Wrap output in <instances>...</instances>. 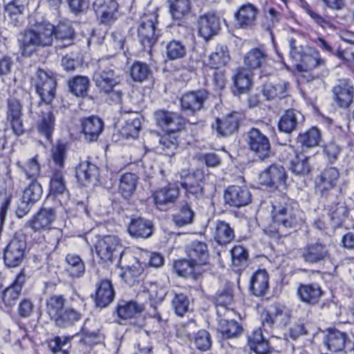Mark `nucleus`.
I'll return each mask as SVG.
<instances>
[{
    "mask_svg": "<svg viewBox=\"0 0 354 354\" xmlns=\"http://www.w3.org/2000/svg\"><path fill=\"white\" fill-rule=\"evenodd\" d=\"M73 304L66 307L63 295H53L46 301L47 313L50 319L59 328L73 326L83 317L86 304L79 295L71 297Z\"/></svg>",
    "mask_w": 354,
    "mask_h": 354,
    "instance_id": "f257e3e1",
    "label": "nucleus"
},
{
    "mask_svg": "<svg viewBox=\"0 0 354 354\" xmlns=\"http://www.w3.org/2000/svg\"><path fill=\"white\" fill-rule=\"evenodd\" d=\"M54 33L55 26L48 21H36L31 24L18 38L22 55L29 57L38 48L50 46L53 42Z\"/></svg>",
    "mask_w": 354,
    "mask_h": 354,
    "instance_id": "f03ea898",
    "label": "nucleus"
},
{
    "mask_svg": "<svg viewBox=\"0 0 354 354\" xmlns=\"http://www.w3.org/2000/svg\"><path fill=\"white\" fill-rule=\"evenodd\" d=\"M66 148L62 144L57 145L52 149L53 162L57 167L52 169L49 183V198L57 200L61 205H66L69 199V192L66 187L64 170Z\"/></svg>",
    "mask_w": 354,
    "mask_h": 354,
    "instance_id": "7ed1b4c3",
    "label": "nucleus"
},
{
    "mask_svg": "<svg viewBox=\"0 0 354 354\" xmlns=\"http://www.w3.org/2000/svg\"><path fill=\"white\" fill-rule=\"evenodd\" d=\"M291 57L299 64L295 65V70L299 77L304 81L310 82L314 80L310 71L316 68H324L326 61L322 59L317 50L309 48L304 52L302 45L299 44L296 39H291L290 41Z\"/></svg>",
    "mask_w": 354,
    "mask_h": 354,
    "instance_id": "20e7f679",
    "label": "nucleus"
},
{
    "mask_svg": "<svg viewBox=\"0 0 354 354\" xmlns=\"http://www.w3.org/2000/svg\"><path fill=\"white\" fill-rule=\"evenodd\" d=\"M32 82L40 97L37 105L41 107L53 105L56 96L57 81L55 76L51 73L39 68Z\"/></svg>",
    "mask_w": 354,
    "mask_h": 354,
    "instance_id": "39448f33",
    "label": "nucleus"
},
{
    "mask_svg": "<svg viewBox=\"0 0 354 354\" xmlns=\"http://www.w3.org/2000/svg\"><path fill=\"white\" fill-rule=\"evenodd\" d=\"M93 81L99 92L105 91L120 85L123 81V74L114 66H107L104 61H100Z\"/></svg>",
    "mask_w": 354,
    "mask_h": 354,
    "instance_id": "423d86ee",
    "label": "nucleus"
},
{
    "mask_svg": "<svg viewBox=\"0 0 354 354\" xmlns=\"http://www.w3.org/2000/svg\"><path fill=\"white\" fill-rule=\"evenodd\" d=\"M26 238L23 233H16L4 249L3 260L9 268L19 266L25 257Z\"/></svg>",
    "mask_w": 354,
    "mask_h": 354,
    "instance_id": "0eeeda50",
    "label": "nucleus"
},
{
    "mask_svg": "<svg viewBox=\"0 0 354 354\" xmlns=\"http://www.w3.org/2000/svg\"><path fill=\"white\" fill-rule=\"evenodd\" d=\"M95 250L100 260L104 263H112L114 259L120 258L123 252L120 239L114 235L100 237L95 243Z\"/></svg>",
    "mask_w": 354,
    "mask_h": 354,
    "instance_id": "6e6552de",
    "label": "nucleus"
},
{
    "mask_svg": "<svg viewBox=\"0 0 354 354\" xmlns=\"http://www.w3.org/2000/svg\"><path fill=\"white\" fill-rule=\"evenodd\" d=\"M31 111L38 115L36 122L38 131L44 136L48 140H50L55 126V111L53 106L44 105L41 107L37 105L35 107H32Z\"/></svg>",
    "mask_w": 354,
    "mask_h": 354,
    "instance_id": "1a4fd4ad",
    "label": "nucleus"
},
{
    "mask_svg": "<svg viewBox=\"0 0 354 354\" xmlns=\"http://www.w3.org/2000/svg\"><path fill=\"white\" fill-rule=\"evenodd\" d=\"M245 140L249 149L260 160H263L269 157L271 151L270 140L259 129H250L246 134Z\"/></svg>",
    "mask_w": 354,
    "mask_h": 354,
    "instance_id": "9d476101",
    "label": "nucleus"
},
{
    "mask_svg": "<svg viewBox=\"0 0 354 354\" xmlns=\"http://www.w3.org/2000/svg\"><path fill=\"white\" fill-rule=\"evenodd\" d=\"M157 18L153 15H145L138 26V36L144 48H151L157 41L159 34L156 24Z\"/></svg>",
    "mask_w": 354,
    "mask_h": 354,
    "instance_id": "9b49d317",
    "label": "nucleus"
},
{
    "mask_svg": "<svg viewBox=\"0 0 354 354\" xmlns=\"http://www.w3.org/2000/svg\"><path fill=\"white\" fill-rule=\"evenodd\" d=\"M118 3L116 0H95L93 10L101 24H111L118 15Z\"/></svg>",
    "mask_w": 354,
    "mask_h": 354,
    "instance_id": "f8f14e48",
    "label": "nucleus"
},
{
    "mask_svg": "<svg viewBox=\"0 0 354 354\" xmlns=\"http://www.w3.org/2000/svg\"><path fill=\"white\" fill-rule=\"evenodd\" d=\"M208 96V92L203 89L185 93L180 98L182 110L191 114L195 113L203 108Z\"/></svg>",
    "mask_w": 354,
    "mask_h": 354,
    "instance_id": "ddd939ff",
    "label": "nucleus"
},
{
    "mask_svg": "<svg viewBox=\"0 0 354 354\" xmlns=\"http://www.w3.org/2000/svg\"><path fill=\"white\" fill-rule=\"evenodd\" d=\"M203 174L197 171L187 175L181 183V186L186 191V196L189 199L201 201L204 198V190L203 185Z\"/></svg>",
    "mask_w": 354,
    "mask_h": 354,
    "instance_id": "4468645a",
    "label": "nucleus"
},
{
    "mask_svg": "<svg viewBox=\"0 0 354 354\" xmlns=\"http://www.w3.org/2000/svg\"><path fill=\"white\" fill-rule=\"evenodd\" d=\"M155 118L159 127L168 133H174L184 124V119L178 113L165 110L155 113Z\"/></svg>",
    "mask_w": 354,
    "mask_h": 354,
    "instance_id": "2eb2a0df",
    "label": "nucleus"
},
{
    "mask_svg": "<svg viewBox=\"0 0 354 354\" xmlns=\"http://www.w3.org/2000/svg\"><path fill=\"white\" fill-rule=\"evenodd\" d=\"M198 33L205 40L218 34L221 30L219 17L212 13L201 15L198 19Z\"/></svg>",
    "mask_w": 354,
    "mask_h": 354,
    "instance_id": "dca6fc26",
    "label": "nucleus"
},
{
    "mask_svg": "<svg viewBox=\"0 0 354 354\" xmlns=\"http://www.w3.org/2000/svg\"><path fill=\"white\" fill-rule=\"evenodd\" d=\"M273 224L263 230L265 234L272 238L286 237L288 221L286 208L277 210L274 207L272 216Z\"/></svg>",
    "mask_w": 354,
    "mask_h": 354,
    "instance_id": "f3484780",
    "label": "nucleus"
},
{
    "mask_svg": "<svg viewBox=\"0 0 354 354\" xmlns=\"http://www.w3.org/2000/svg\"><path fill=\"white\" fill-rule=\"evenodd\" d=\"M224 198L230 206L239 207L251 202V194L246 187L232 185L225 190Z\"/></svg>",
    "mask_w": 354,
    "mask_h": 354,
    "instance_id": "a211bd4d",
    "label": "nucleus"
},
{
    "mask_svg": "<svg viewBox=\"0 0 354 354\" xmlns=\"http://www.w3.org/2000/svg\"><path fill=\"white\" fill-rule=\"evenodd\" d=\"M82 133L84 139L88 142L97 140L104 129L103 121L97 116H90L82 121Z\"/></svg>",
    "mask_w": 354,
    "mask_h": 354,
    "instance_id": "6ab92c4d",
    "label": "nucleus"
},
{
    "mask_svg": "<svg viewBox=\"0 0 354 354\" xmlns=\"http://www.w3.org/2000/svg\"><path fill=\"white\" fill-rule=\"evenodd\" d=\"M234 295L231 287L226 286L223 289L218 290L214 296L213 301L217 308V314L219 317H225V313H230L231 306L233 303Z\"/></svg>",
    "mask_w": 354,
    "mask_h": 354,
    "instance_id": "aec40b11",
    "label": "nucleus"
},
{
    "mask_svg": "<svg viewBox=\"0 0 354 354\" xmlns=\"http://www.w3.org/2000/svg\"><path fill=\"white\" fill-rule=\"evenodd\" d=\"M178 196V187L172 185L160 188L153 194L154 203L159 209H163L165 206L174 203Z\"/></svg>",
    "mask_w": 354,
    "mask_h": 354,
    "instance_id": "412c9836",
    "label": "nucleus"
},
{
    "mask_svg": "<svg viewBox=\"0 0 354 354\" xmlns=\"http://www.w3.org/2000/svg\"><path fill=\"white\" fill-rule=\"evenodd\" d=\"M55 219V211L53 208H42L28 221L27 225L35 232L50 228L51 223Z\"/></svg>",
    "mask_w": 354,
    "mask_h": 354,
    "instance_id": "4be33fe9",
    "label": "nucleus"
},
{
    "mask_svg": "<svg viewBox=\"0 0 354 354\" xmlns=\"http://www.w3.org/2000/svg\"><path fill=\"white\" fill-rule=\"evenodd\" d=\"M187 257L201 268L206 265L209 259V251L205 243L194 241L186 247Z\"/></svg>",
    "mask_w": 354,
    "mask_h": 354,
    "instance_id": "5701e85b",
    "label": "nucleus"
},
{
    "mask_svg": "<svg viewBox=\"0 0 354 354\" xmlns=\"http://www.w3.org/2000/svg\"><path fill=\"white\" fill-rule=\"evenodd\" d=\"M99 176V168L88 160L81 161L76 167V177L85 185L97 182Z\"/></svg>",
    "mask_w": 354,
    "mask_h": 354,
    "instance_id": "b1692460",
    "label": "nucleus"
},
{
    "mask_svg": "<svg viewBox=\"0 0 354 354\" xmlns=\"http://www.w3.org/2000/svg\"><path fill=\"white\" fill-rule=\"evenodd\" d=\"M252 73L245 68L239 67L236 70L232 77L235 95H239L250 91L252 84Z\"/></svg>",
    "mask_w": 354,
    "mask_h": 354,
    "instance_id": "393cba45",
    "label": "nucleus"
},
{
    "mask_svg": "<svg viewBox=\"0 0 354 354\" xmlns=\"http://www.w3.org/2000/svg\"><path fill=\"white\" fill-rule=\"evenodd\" d=\"M302 257L306 262L318 263L329 257V251L326 245L316 242L308 244L304 248Z\"/></svg>",
    "mask_w": 354,
    "mask_h": 354,
    "instance_id": "a878e982",
    "label": "nucleus"
},
{
    "mask_svg": "<svg viewBox=\"0 0 354 354\" xmlns=\"http://www.w3.org/2000/svg\"><path fill=\"white\" fill-rule=\"evenodd\" d=\"M257 14V8L252 4L243 5L235 13L236 25L241 28L252 27L255 24Z\"/></svg>",
    "mask_w": 354,
    "mask_h": 354,
    "instance_id": "bb28decb",
    "label": "nucleus"
},
{
    "mask_svg": "<svg viewBox=\"0 0 354 354\" xmlns=\"http://www.w3.org/2000/svg\"><path fill=\"white\" fill-rule=\"evenodd\" d=\"M7 119L10 122L15 133L19 135L24 132L21 120V105L16 99L8 102Z\"/></svg>",
    "mask_w": 354,
    "mask_h": 354,
    "instance_id": "cd10ccee",
    "label": "nucleus"
},
{
    "mask_svg": "<svg viewBox=\"0 0 354 354\" xmlns=\"http://www.w3.org/2000/svg\"><path fill=\"white\" fill-rule=\"evenodd\" d=\"M96 286V305L100 308L106 307L113 301L115 296L111 282L109 280L104 279L100 281Z\"/></svg>",
    "mask_w": 354,
    "mask_h": 354,
    "instance_id": "c85d7f7f",
    "label": "nucleus"
},
{
    "mask_svg": "<svg viewBox=\"0 0 354 354\" xmlns=\"http://www.w3.org/2000/svg\"><path fill=\"white\" fill-rule=\"evenodd\" d=\"M250 290L257 297L265 295L269 290V275L265 270L255 272L251 277Z\"/></svg>",
    "mask_w": 354,
    "mask_h": 354,
    "instance_id": "c756f323",
    "label": "nucleus"
},
{
    "mask_svg": "<svg viewBox=\"0 0 354 354\" xmlns=\"http://www.w3.org/2000/svg\"><path fill=\"white\" fill-rule=\"evenodd\" d=\"M128 231L133 237L146 239L152 234V224L141 217L132 218Z\"/></svg>",
    "mask_w": 354,
    "mask_h": 354,
    "instance_id": "7c9ffc66",
    "label": "nucleus"
},
{
    "mask_svg": "<svg viewBox=\"0 0 354 354\" xmlns=\"http://www.w3.org/2000/svg\"><path fill=\"white\" fill-rule=\"evenodd\" d=\"M240 117L238 113L228 115L223 120H217L213 129H216L218 133L222 136H228L238 130Z\"/></svg>",
    "mask_w": 354,
    "mask_h": 354,
    "instance_id": "2f4dec72",
    "label": "nucleus"
},
{
    "mask_svg": "<svg viewBox=\"0 0 354 354\" xmlns=\"http://www.w3.org/2000/svg\"><path fill=\"white\" fill-rule=\"evenodd\" d=\"M297 292L303 302L311 305L318 303L323 294L320 286L315 283L300 284Z\"/></svg>",
    "mask_w": 354,
    "mask_h": 354,
    "instance_id": "473e14b6",
    "label": "nucleus"
},
{
    "mask_svg": "<svg viewBox=\"0 0 354 354\" xmlns=\"http://www.w3.org/2000/svg\"><path fill=\"white\" fill-rule=\"evenodd\" d=\"M212 230L214 240L221 245L231 243L235 236L234 230L225 221H217Z\"/></svg>",
    "mask_w": 354,
    "mask_h": 354,
    "instance_id": "72a5a7b5",
    "label": "nucleus"
},
{
    "mask_svg": "<svg viewBox=\"0 0 354 354\" xmlns=\"http://www.w3.org/2000/svg\"><path fill=\"white\" fill-rule=\"evenodd\" d=\"M328 215L334 227H340L348 216L349 210L345 202L337 199L328 206Z\"/></svg>",
    "mask_w": 354,
    "mask_h": 354,
    "instance_id": "f704fd0d",
    "label": "nucleus"
},
{
    "mask_svg": "<svg viewBox=\"0 0 354 354\" xmlns=\"http://www.w3.org/2000/svg\"><path fill=\"white\" fill-rule=\"evenodd\" d=\"M347 335L345 333L336 329H330L325 335L324 344L331 352L342 351L346 344Z\"/></svg>",
    "mask_w": 354,
    "mask_h": 354,
    "instance_id": "c9c22d12",
    "label": "nucleus"
},
{
    "mask_svg": "<svg viewBox=\"0 0 354 354\" xmlns=\"http://www.w3.org/2000/svg\"><path fill=\"white\" fill-rule=\"evenodd\" d=\"M339 178V174L336 168H326L320 174L319 180L316 183L317 189L324 194L335 186Z\"/></svg>",
    "mask_w": 354,
    "mask_h": 354,
    "instance_id": "e433bc0d",
    "label": "nucleus"
},
{
    "mask_svg": "<svg viewBox=\"0 0 354 354\" xmlns=\"http://www.w3.org/2000/svg\"><path fill=\"white\" fill-rule=\"evenodd\" d=\"M174 268L178 275L194 279H196L202 273V268L189 258L176 261Z\"/></svg>",
    "mask_w": 354,
    "mask_h": 354,
    "instance_id": "4c0bfd02",
    "label": "nucleus"
},
{
    "mask_svg": "<svg viewBox=\"0 0 354 354\" xmlns=\"http://www.w3.org/2000/svg\"><path fill=\"white\" fill-rule=\"evenodd\" d=\"M165 296V291L163 289L159 288L156 283H149L144 286L143 290L138 295V297H147L150 306L155 308L156 305L160 304Z\"/></svg>",
    "mask_w": 354,
    "mask_h": 354,
    "instance_id": "58836bf2",
    "label": "nucleus"
},
{
    "mask_svg": "<svg viewBox=\"0 0 354 354\" xmlns=\"http://www.w3.org/2000/svg\"><path fill=\"white\" fill-rule=\"evenodd\" d=\"M145 310L143 304H138L135 301H121L116 308L119 317L127 319L133 317L137 314L141 313Z\"/></svg>",
    "mask_w": 354,
    "mask_h": 354,
    "instance_id": "ea45409f",
    "label": "nucleus"
},
{
    "mask_svg": "<svg viewBox=\"0 0 354 354\" xmlns=\"http://www.w3.org/2000/svg\"><path fill=\"white\" fill-rule=\"evenodd\" d=\"M335 100L337 104L342 108L349 106L353 98V87L348 84L335 86L333 89Z\"/></svg>",
    "mask_w": 354,
    "mask_h": 354,
    "instance_id": "a19ab883",
    "label": "nucleus"
},
{
    "mask_svg": "<svg viewBox=\"0 0 354 354\" xmlns=\"http://www.w3.org/2000/svg\"><path fill=\"white\" fill-rule=\"evenodd\" d=\"M169 13L174 20L181 21L191 12L189 0H168Z\"/></svg>",
    "mask_w": 354,
    "mask_h": 354,
    "instance_id": "79ce46f5",
    "label": "nucleus"
},
{
    "mask_svg": "<svg viewBox=\"0 0 354 354\" xmlns=\"http://www.w3.org/2000/svg\"><path fill=\"white\" fill-rule=\"evenodd\" d=\"M230 59L228 48L226 46L218 45L209 56V64L213 68L225 66Z\"/></svg>",
    "mask_w": 354,
    "mask_h": 354,
    "instance_id": "37998d69",
    "label": "nucleus"
},
{
    "mask_svg": "<svg viewBox=\"0 0 354 354\" xmlns=\"http://www.w3.org/2000/svg\"><path fill=\"white\" fill-rule=\"evenodd\" d=\"M70 91L77 97L87 95L90 86V80L86 76H75L68 82Z\"/></svg>",
    "mask_w": 354,
    "mask_h": 354,
    "instance_id": "c03bdc74",
    "label": "nucleus"
},
{
    "mask_svg": "<svg viewBox=\"0 0 354 354\" xmlns=\"http://www.w3.org/2000/svg\"><path fill=\"white\" fill-rule=\"evenodd\" d=\"M321 141V131L317 127H312L307 131L300 133L297 138V142L307 148L317 147Z\"/></svg>",
    "mask_w": 354,
    "mask_h": 354,
    "instance_id": "a18cd8bd",
    "label": "nucleus"
},
{
    "mask_svg": "<svg viewBox=\"0 0 354 354\" xmlns=\"http://www.w3.org/2000/svg\"><path fill=\"white\" fill-rule=\"evenodd\" d=\"M75 32L72 27L68 24H60L55 27L54 37L61 42L59 47H66L73 44Z\"/></svg>",
    "mask_w": 354,
    "mask_h": 354,
    "instance_id": "49530a36",
    "label": "nucleus"
},
{
    "mask_svg": "<svg viewBox=\"0 0 354 354\" xmlns=\"http://www.w3.org/2000/svg\"><path fill=\"white\" fill-rule=\"evenodd\" d=\"M137 180L136 176L132 173H127L122 176L119 191L124 198L128 199L133 195L136 189Z\"/></svg>",
    "mask_w": 354,
    "mask_h": 354,
    "instance_id": "de8ad7c7",
    "label": "nucleus"
},
{
    "mask_svg": "<svg viewBox=\"0 0 354 354\" xmlns=\"http://www.w3.org/2000/svg\"><path fill=\"white\" fill-rule=\"evenodd\" d=\"M152 75L149 66L141 62H135L130 68V76L134 82H143Z\"/></svg>",
    "mask_w": 354,
    "mask_h": 354,
    "instance_id": "09e8293b",
    "label": "nucleus"
},
{
    "mask_svg": "<svg viewBox=\"0 0 354 354\" xmlns=\"http://www.w3.org/2000/svg\"><path fill=\"white\" fill-rule=\"evenodd\" d=\"M194 212L190 204L185 203L182 205L178 212L173 216V221L178 227H183L191 224L193 222Z\"/></svg>",
    "mask_w": 354,
    "mask_h": 354,
    "instance_id": "8fccbe9b",
    "label": "nucleus"
},
{
    "mask_svg": "<svg viewBox=\"0 0 354 354\" xmlns=\"http://www.w3.org/2000/svg\"><path fill=\"white\" fill-rule=\"evenodd\" d=\"M266 60V55L259 48L250 50L244 57V63L250 71L260 68Z\"/></svg>",
    "mask_w": 354,
    "mask_h": 354,
    "instance_id": "3c124183",
    "label": "nucleus"
},
{
    "mask_svg": "<svg viewBox=\"0 0 354 354\" xmlns=\"http://www.w3.org/2000/svg\"><path fill=\"white\" fill-rule=\"evenodd\" d=\"M12 196V187L3 182H0V224L5 219L7 210Z\"/></svg>",
    "mask_w": 354,
    "mask_h": 354,
    "instance_id": "603ef678",
    "label": "nucleus"
},
{
    "mask_svg": "<svg viewBox=\"0 0 354 354\" xmlns=\"http://www.w3.org/2000/svg\"><path fill=\"white\" fill-rule=\"evenodd\" d=\"M218 330L223 337L232 338L241 333L242 327L234 320H227L223 318L219 321Z\"/></svg>",
    "mask_w": 354,
    "mask_h": 354,
    "instance_id": "864d4df0",
    "label": "nucleus"
},
{
    "mask_svg": "<svg viewBox=\"0 0 354 354\" xmlns=\"http://www.w3.org/2000/svg\"><path fill=\"white\" fill-rule=\"evenodd\" d=\"M66 261L68 263L67 270L72 277L79 278L84 274L85 265L79 256L68 254Z\"/></svg>",
    "mask_w": 354,
    "mask_h": 354,
    "instance_id": "5fc2aeb1",
    "label": "nucleus"
},
{
    "mask_svg": "<svg viewBox=\"0 0 354 354\" xmlns=\"http://www.w3.org/2000/svg\"><path fill=\"white\" fill-rule=\"evenodd\" d=\"M18 166L21 169L26 179L32 180H37V178L40 174V165L37 160V156L30 158L24 165H21L19 162L17 163Z\"/></svg>",
    "mask_w": 354,
    "mask_h": 354,
    "instance_id": "6e6d98bb",
    "label": "nucleus"
},
{
    "mask_svg": "<svg viewBox=\"0 0 354 354\" xmlns=\"http://www.w3.org/2000/svg\"><path fill=\"white\" fill-rule=\"evenodd\" d=\"M142 264L138 261L132 266H129L127 270L120 274V277L129 286H133L139 280V277L143 272Z\"/></svg>",
    "mask_w": 354,
    "mask_h": 354,
    "instance_id": "4d7b16f0",
    "label": "nucleus"
},
{
    "mask_svg": "<svg viewBox=\"0 0 354 354\" xmlns=\"http://www.w3.org/2000/svg\"><path fill=\"white\" fill-rule=\"evenodd\" d=\"M186 53V47L180 41L172 40L166 46V55L170 60L181 59L185 56Z\"/></svg>",
    "mask_w": 354,
    "mask_h": 354,
    "instance_id": "13d9d810",
    "label": "nucleus"
},
{
    "mask_svg": "<svg viewBox=\"0 0 354 354\" xmlns=\"http://www.w3.org/2000/svg\"><path fill=\"white\" fill-rule=\"evenodd\" d=\"M41 194L42 188L41 185L37 180H32L24 191L22 199L26 203H35L39 200Z\"/></svg>",
    "mask_w": 354,
    "mask_h": 354,
    "instance_id": "bf43d9fd",
    "label": "nucleus"
},
{
    "mask_svg": "<svg viewBox=\"0 0 354 354\" xmlns=\"http://www.w3.org/2000/svg\"><path fill=\"white\" fill-rule=\"evenodd\" d=\"M171 306L175 313L183 317L189 310V299L183 293H175L171 300Z\"/></svg>",
    "mask_w": 354,
    "mask_h": 354,
    "instance_id": "052dcab7",
    "label": "nucleus"
},
{
    "mask_svg": "<svg viewBox=\"0 0 354 354\" xmlns=\"http://www.w3.org/2000/svg\"><path fill=\"white\" fill-rule=\"evenodd\" d=\"M263 94L268 100H273L276 97L280 99L285 98L287 95L286 84H278L276 85L267 84L263 87Z\"/></svg>",
    "mask_w": 354,
    "mask_h": 354,
    "instance_id": "680f3d73",
    "label": "nucleus"
},
{
    "mask_svg": "<svg viewBox=\"0 0 354 354\" xmlns=\"http://www.w3.org/2000/svg\"><path fill=\"white\" fill-rule=\"evenodd\" d=\"M291 170L292 173L300 175L306 174L310 171L308 158L303 153H296L295 158L291 161Z\"/></svg>",
    "mask_w": 354,
    "mask_h": 354,
    "instance_id": "e2e57ef3",
    "label": "nucleus"
},
{
    "mask_svg": "<svg viewBox=\"0 0 354 354\" xmlns=\"http://www.w3.org/2000/svg\"><path fill=\"white\" fill-rule=\"evenodd\" d=\"M280 13L278 12L274 8H270L268 10H264V17L262 21V26L270 32V35L273 39V34L272 32V27L279 21Z\"/></svg>",
    "mask_w": 354,
    "mask_h": 354,
    "instance_id": "0e129e2a",
    "label": "nucleus"
},
{
    "mask_svg": "<svg viewBox=\"0 0 354 354\" xmlns=\"http://www.w3.org/2000/svg\"><path fill=\"white\" fill-rule=\"evenodd\" d=\"M269 168L270 174L272 175V180L277 187H283L286 188V171L283 167L277 165H272Z\"/></svg>",
    "mask_w": 354,
    "mask_h": 354,
    "instance_id": "69168bd1",
    "label": "nucleus"
},
{
    "mask_svg": "<svg viewBox=\"0 0 354 354\" xmlns=\"http://www.w3.org/2000/svg\"><path fill=\"white\" fill-rule=\"evenodd\" d=\"M231 255L234 266L243 268L248 265V253L241 245H236L231 250Z\"/></svg>",
    "mask_w": 354,
    "mask_h": 354,
    "instance_id": "338daca9",
    "label": "nucleus"
},
{
    "mask_svg": "<svg viewBox=\"0 0 354 354\" xmlns=\"http://www.w3.org/2000/svg\"><path fill=\"white\" fill-rule=\"evenodd\" d=\"M141 128V122L139 118H134L126 122L121 129V134L126 138H137Z\"/></svg>",
    "mask_w": 354,
    "mask_h": 354,
    "instance_id": "774afa93",
    "label": "nucleus"
}]
</instances>
